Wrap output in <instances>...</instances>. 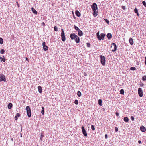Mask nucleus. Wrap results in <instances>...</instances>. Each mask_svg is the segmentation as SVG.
I'll list each match as a JSON object with an SVG mask.
<instances>
[{
    "label": "nucleus",
    "mask_w": 146,
    "mask_h": 146,
    "mask_svg": "<svg viewBox=\"0 0 146 146\" xmlns=\"http://www.w3.org/2000/svg\"><path fill=\"white\" fill-rule=\"evenodd\" d=\"M105 21L108 24H109V21L108 20V19H104Z\"/></svg>",
    "instance_id": "e433bc0d"
},
{
    "label": "nucleus",
    "mask_w": 146,
    "mask_h": 146,
    "mask_svg": "<svg viewBox=\"0 0 146 146\" xmlns=\"http://www.w3.org/2000/svg\"><path fill=\"white\" fill-rule=\"evenodd\" d=\"M45 44H46L45 42H43L42 43V46H46Z\"/></svg>",
    "instance_id": "49530a36"
},
{
    "label": "nucleus",
    "mask_w": 146,
    "mask_h": 146,
    "mask_svg": "<svg viewBox=\"0 0 146 146\" xmlns=\"http://www.w3.org/2000/svg\"><path fill=\"white\" fill-rule=\"evenodd\" d=\"M84 76H86L87 75V74L86 73H84Z\"/></svg>",
    "instance_id": "5fc2aeb1"
},
{
    "label": "nucleus",
    "mask_w": 146,
    "mask_h": 146,
    "mask_svg": "<svg viewBox=\"0 0 146 146\" xmlns=\"http://www.w3.org/2000/svg\"><path fill=\"white\" fill-rule=\"evenodd\" d=\"M41 113L43 114L44 115V110H42L41 111Z\"/></svg>",
    "instance_id": "c03bdc74"
},
{
    "label": "nucleus",
    "mask_w": 146,
    "mask_h": 146,
    "mask_svg": "<svg viewBox=\"0 0 146 146\" xmlns=\"http://www.w3.org/2000/svg\"><path fill=\"white\" fill-rule=\"evenodd\" d=\"M107 137H108L107 135L106 134L105 135V139H107Z\"/></svg>",
    "instance_id": "8fccbe9b"
},
{
    "label": "nucleus",
    "mask_w": 146,
    "mask_h": 146,
    "mask_svg": "<svg viewBox=\"0 0 146 146\" xmlns=\"http://www.w3.org/2000/svg\"><path fill=\"white\" fill-rule=\"evenodd\" d=\"M31 10L33 12V13L37 15V12L35 9L33 7L31 8Z\"/></svg>",
    "instance_id": "dca6fc26"
},
{
    "label": "nucleus",
    "mask_w": 146,
    "mask_h": 146,
    "mask_svg": "<svg viewBox=\"0 0 146 146\" xmlns=\"http://www.w3.org/2000/svg\"><path fill=\"white\" fill-rule=\"evenodd\" d=\"M77 94L79 97H80L81 96L82 94L80 91H78L77 93Z\"/></svg>",
    "instance_id": "5701e85b"
},
{
    "label": "nucleus",
    "mask_w": 146,
    "mask_h": 146,
    "mask_svg": "<svg viewBox=\"0 0 146 146\" xmlns=\"http://www.w3.org/2000/svg\"><path fill=\"white\" fill-rule=\"evenodd\" d=\"M118 128L117 127H115V130L116 132H117L118 131Z\"/></svg>",
    "instance_id": "a18cd8bd"
},
{
    "label": "nucleus",
    "mask_w": 146,
    "mask_h": 146,
    "mask_svg": "<svg viewBox=\"0 0 146 146\" xmlns=\"http://www.w3.org/2000/svg\"><path fill=\"white\" fill-rule=\"evenodd\" d=\"M2 81H6L5 76L3 74L0 75V82Z\"/></svg>",
    "instance_id": "1a4fd4ad"
},
{
    "label": "nucleus",
    "mask_w": 146,
    "mask_h": 146,
    "mask_svg": "<svg viewBox=\"0 0 146 146\" xmlns=\"http://www.w3.org/2000/svg\"><path fill=\"white\" fill-rule=\"evenodd\" d=\"M44 137V135H42V133L41 134L40 137V140L41 141L42 140V138Z\"/></svg>",
    "instance_id": "473e14b6"
},
{
    "label": "nucleus",
    "mask_w": 146,
    "mask_h": 146,
    "mask_svg": "<svg viewBox=\"0 0 146 146\" xmlns=\"http://www.w3.org/2000/svg\"><path fill=\"white\" fill-rule=\"evenodd\" d=\"M16 116H17V117H19L20 116L21 114L19 113H17L16 114Z\"/></svg>",
    "instance_id": "4c0bfd02"
},
{
    "label": "nucleus",
    "mask_w": 146,
    "mask_h": 146,
    "mask_svg": "<svg viewBox=\"0 0 146 146\" xmlns=\"http://www.w3.org/2000/svg\"><path fill=\"white\" fill-rule=\"evenodd\" d=\"M78 100H75V101H74V103L76 104V105H77L78 104Z\"/></svg>",
    "instance_id": "f704fd0d"
},
{
    "label": "nucleus",
    "mask_w": 146,
    "mask_h": 146,
    "mask_svg": "<svg viewBox=\"0 0 146 146\" xmlns=\"http://www.w3.org/2000/svg\"><path fill=\"white\" fill-rule=\"evenodd\" d=\"M129 42L130 44L132 45L133 44V41L131 38H130L129 40Z\"/></svg>",
    "instance_id": "2eb2a0df"
},
{
    "label": "nucleus",
    "mask_w": 146,
    "mask_h": 146,
    "mask_svg": "<svg viewBox=\"0 0 146 146\" xmlns=\"http://www.w3.org/2000/svg\"><path fill=\"white\" fill-rule=\"evenodd\" d=\"M91 128L92 129V130H95V127L93 125H91Z\"/></svg>",
    "instance_id": "c9c22d12"
},
{
    "label": "nucleus",
    "mask_w": 146,
    "mask_h": 146,
    "mask_svg": "<svg viewBox=\"0 0 146 146\" xmlns=\"http://www.w3.org/2000/svg\"><path fill=\"white\" fill-rule=\"evenodd\" d=\"M43 49L44 50L46 51L48 50V47L46 45L44 46H43Z\"/></svg>",
    "instance_id": "4be33fe9"
},
{
    "label": "nucleus",
    "mask_w": 146,
    "mask_h": 146,
    "mask_svg": "<svg viewBox=\"0 0 146 146\" xmlns=\"http://www.w3.org/2000/svg\"><path fill=\"white\" fill-rule=\"evenodd\" d=\"M3 58H2V57H0V59H1V61H3L4 62L5 61V59L4 58V56H3Z\"/></svg>",
    "instance_id": "6ab92c4d"
},
{
    "label": "nucleus",
    "mask_w": 146,
    "mask_h": 146,
    "mask_svg": "<svg viewBox=\"0 0 146 146\" xmlns=\"http://www.w3.org/2000/svg\"><path fill=\"white\" fill-rule=\"evenodd\" d=\"M107 37L109 40L112 37L111 34L110 33H108L107 35Z\"/></svg>",
    "instance_id": "ddd939ff"
},
{
    "label": "nucleus",
    "mask_w": 146,
    "mask_h": 146,
    "mask_svg": "<svg viewBox=\"0 0 146 146\" xmlns=\"http://www.w3.org/2000/svg\"><path fill=\"white\" fill-rule=\"evenodd\" d=\"M54 31H57V30H58V29H57V27L56 26H54Z\"/></svg>",
    "instance_id": "ea45409f"
},
{
    "label": "nucleus",
    "mask_w": 146,
    "mask_h": 146,
    "mask_svg": "<svg viewBox=\"0 0 146 146\" xmlns=\"http://www.w3.org/2000/svg\"><path fill=\"white\" fill-rule=\"evenodd\" d=\"M74 27L75 29L76 30L77 32L78 31H79L80 29L78 28V27H77V26L74 25Z\"/></svg>",
    "instance_id": "b1692460"
},
{
    "label": "nucleus",
    "mask_w": 146,
    "mask_h": 146,
    "mask_svg": "<svg viewBox=\"0 0 146 146\" xmlns=\"http://www.w3.org/2000/svg\"><path fill=\"white\" fill-rule=\"evenodd\" d=\"M3 43V39L1 38H0V44H2Z\"/></svg>",
    "instance_id": "c756f323"
},
{
    "label": "nucleus",
    "mask_w": 146,
    "mask_h": 146,
    "mask_svg": "<svg viewBox=\"0 0 146 146\" xmlns=\"http://www.w3.org/2000/svg\"><path fill=\"white\" fill-rule=\"evenodd\" d=\"M138 94L140 97H142L143 95V93L142 88H139L138 89Z\"/></svg>",
    "instance_id": "20e7f679"
},
{
    "label": "nucleus",
    "mask_w": 146,
    "mask_h": 146,
    "mask_svg": "<svg viewBox=\"0 0 146 146\" xmlns=\"http://www.w3.org/2000/svg\"><path fill=\"white\" fill-rule=\"evenodd\" d=\"M140 85L142 87L144 85L142 82H141Z\"/></svg>",
    "instance_id": "a19ab883"
},
{
    "label": "nucleus",
    "mask_w": 146,
    "mask_h": 146,
    "mask_svg": "<svg viewBox=\"0 0 146 146\" xmlns=\"http://www.w3.org/2000/svg\"><path fill=\"white\" fill-rule=\"evenodd\" d=\"M64 41H65V37L64 36Z\"/></svg>",
    "instance_id": "052dcab7"
},
{
    "label": "nucleus",
    "mask_w": 146,
    "mask_h": 146,
    "mask_svg": "<svg viewBox=\"0 0 146 146\" xmlns=\"http://www.w3.org/2000/svg\"><path fill=\"white\" fill-rule=\"evenodd\" d=\"M38 89L39 92L40 93H41L42 92V89L41 87L40 86H38Z\"/></svg>",
    "instance_id": "f3484780"
},
{
    "label": "nucleus",
    "mask_w": 146,
    "mask_h": 146,
    "mask_svg": "<svg viewBox=\"0 0 146 146\" xmlns=\"http://www.w3.org/2000/svg\"><path fill=\"white\" fill-rule=\"evenodd\" d=\"M98 103L99 105L102 106V100L101 99H99L98 100Z\"/></svg>",
    "instance_id": "393cba45"
},
{
    "label": "nucleus",
    "mask_w": 146,
    "mask_h": 146,
    "mask_svg": "<svg viewBox=\"0 0 146 146\" xmlns=\"http://www.w3.org/2000/svg\"><path fill=\"white\" fill-rule=\"evenodd\" d=\"M145 65H146V57H145Z\"/></svg>",
    "instance_id": "3c124183"
},
{
    "label": "nucleus",
    "mask_w": 146,
    "mask_h": 146,
    "mask_svg": "<svg viewBox=\"0 0 146 146\" xmlns=\"http://www.w3.org/2000/svg\"><path fill=\"white\" fill-rule=\"evenodd\" d=\"M131 118L132 121H133L134 120V118L133 116H131Z\"/></svg>",
    "instance_id": "79ce46f5"
},
{
    "label": "nucleus",
    "mask_w": 146,
    "mask_h": 146,
    "mask_svg": "<svg viewBox=\"0 0 146 146\" xmlns=\"http://www.w3.org/2000/svg\"><path fill=\"white\" fill-rule=\"evenodd\" d=\"M122 8L123 9V10H125V9H126V8H125V6H122Z\"/></svg>",
    "instance_id": "37998d69"
},
{
    "label": "nucleus",
    "mask_w": 146,
    "mask_h": 146,
    "mask_svg": "<svg viewBox=\"0 0 146 146\" xmlns=\"http://www.w3.org/2000/svg\"><path fill=\"white\" fill-rule=\"evenodd\" d=\"M100 60L102 65L104 66L105 64V58L104 56L101 55L100 56Z\"/></svg>",
    "instance_id": "f03ea898"
},
{
    "label": "nucleus",
    "mask_w": 146,
    "mask_h": 146,
    "mask_svg": "<svg viewBox=\"0 0 146 146\" xmlns=\"http://www.w3.org/2000/svg\"><path fill=\"white\" fill-rule=\"evenodd\" d=\"M97 37L98 38V40L99 38L100 37V35H99V32H98L96 33Z\"/></svg>",
    "instance_id": "a878e982"
},
{
    "label": "nucleus",
    "mask_w": 146,
    "mask_h": 146,
    "mask_svg": "<svg viewBox=\"0 0 146 146\" xmlns=\"http://www.w3.org/2000/svg\"><path fill=\"white\" fill-rule=\"evenodd\" d=\"M138 143L139 144H141V141L140 140H139L138 141Z\"/></svg>",
    "instance_id": "603ef678"
},
{
    "label": "nucleus",
    "mask_w": 146,
    "mask_h": 146,
    "mask_svg": "<svg viewBox=\"0 0 146 146\" xmlns=\"http://www.w3.org/2000/svg\"><path fill=\"white\" fill-rule=\"evenodd\" d=\"M27 113L28 117H30L31 115V110L29 106H27L26 108Z\"/></svg>",
    "instance_id": "7ed1b4c3"
},
{
    "label": "nucleus",
    "mask_w": 146,
    "mask_h": 146,
    "mask_svg": "<svg viewBox=\"0 0 146 146\" xmlns=\"http://www.w3.org/2000/svg\"><path fill=\"white\" fill-rule=\"evenodd\" d=\"M115 114H116V116H118L119 115V114L117 112H116Z\"/></svg>",
    "instance_id": "de8ad7c7"
},
{
    "label": "nucleus",
    "mask_w": 146,
    "mask_h": 146,
    "mask_svg": "<svg viewBox=\"0 0 146 146\" xmlns=\"http://www.w3.org/2000/svg\"><path fill=\"white\" fill-rule=\"evenodd\" d=\"M142 4L143 5H144L145 7H146V3L144 1H142Z\"/></svg>",
    "instance_id": "72a5a7b5"
},
{
    "label": "nucleus",
    "mask_w": 146,
    "mask_h": 146,
    "mask_svg": "<svg viewBox=\"0 0 146 146\" xmlns=\"http://www.w3.org/2000/svg\"><path fill=\"white\" fill-rule=\"evenodd\" d=\"M124 120L125 122H127L129 121V119L127 117H125L124 118Z\"/></svg>",
    "instance_id": "412c9836"
},
{
    "label": "nucleus",
    "mask_w": 146,
    "mask_h": 146,
    "mask_svg": "<svg viewBox=\"0 0 146 146\" xmlns=\"http://www.w3.org/2000/svg\"><path fill=\"white\" fill-rule=\"evenodd\" d=\"M78 35L80 36H82L83 35V33L82 31L80 30L79 31H78Z\"/></svg>",
    "instance_id": "f8f14e48"
},
{
    "label": "nucleus",
    "mask_w": 146,
    "mask_h": 146,
    "mask_svg": "<svg viewBox=\"0 0 146 146\" xmlns=\"http://www.w3.org/2000/svg\"><path fill=\"white\" fill-rule=\"evenodd\" d=\"M120 94H123V95L124 94V90L123 89H121L120 90Z\"/></svg>",
    "instance_id": "bb28decb"
},
{
    "label": "nucleus",
    "mask_w": 146,
    "mask_h": 146,
    "mask_svg": "<svg viewBox=\"0 0 146 146\" xmlns=\"http://www.w3.org/2000/svg\"><path fill=\"white\" fill-rule=\"evenodd\" d=\"M81 129L83 134L86 137L87 135V134L85 129L84 127L83 126H82L81 127Z\"/></svg>",
    "instance_id": "423d86ee"
},
{
    "label": "nucleus",
    "mask_w": 146,
    "mask_h": 146,
    "mask_svg": "<svg viewBox=\"0 0 146 146\" xmlns=\"http://www.w3.org/2000/svg\"><path fill=\"white\" fill-rule=\"evenodd\" d=\"M62 33H61V37L62 40L63 41H64V31L63 29H62Z\"/></svg>",
    "instance_id": "9b49d317"
},
{
    "label": "nucleus",
    "mask_w": 146,
    "mask_h": 146,
    "mask_svg": "<svg viewBox=\"0 0 146 146\" xmlns=\"http://www.w3.org/2000/svg\"><path fill=\"white\" fill-rule=\"evenodd\" d=\"M16 3H17V5L18 7H19V4H18V2H16Z\"/></svg>",
    "instance_id": "864d4df0"
},
{
    "label": "nucleus",
    "mask_w": 146,
    "mask_h": 146,
    "mask_svg": "<svg viewBox=\"0 0 146 146\" xmlns=\"http://www.w3.org/2000/svg\"><path fill=\"white\" fill-rule=\"evenodd\" d=\"M26 60H27V61H28V58H27V57H26Z\"/></svg>",
    "instance_id": "13d9d810"
},
{
    "label": "nucleus",
    "mask_w": 146,
    "mask_h": 146,
    "mask_svg": "<svg viewBox=\"0 0 146 146\" xmlns=\"http://www.w3.org/2000/svg\"><path fill=\"white\" fill-rule=\"evenodd\" d=\"M140 129L141 131L145 132L146 131V129L143 126H141Z\"/></svg>",
    "instance_id": "9d476101"
},
{
    "label": "nucleus",
    "mask_w": 146,
    "mask_h": 146,
    "mask_svg": "<svg viewBox=\"0 0 146 146\" xmlns=\"http://www.w3.org/2000/svg\"><path fill=\"white\" fill-rule=\"evenodd\" d=\"M5 52V50L3 49H2L0 51V53L1 54H3Z\"/></svg>",
    "instance_id": "2f4dec72"
},
{
    "label": "nucleus",
    "mask_w": 146,
    "mask_h": 146,
    "mask_svg": "<svg viewBox=\"0 0 146 146\" xmlns=\"http://www.w3.org/2000/svg\"><path fill=\"white\" fill-rule=\"evenodd\" d=\"M13 105L11 103H9L8 105V108L9 109H10L12 107Z\"/></svg>",
    "instance_id": "aec40b11"
},
{
    "label": "nucleus",
    "mask_w": 146,
    "mask_h": 146,
    "mask_svg": "<svg viewBox=\"0 0 146 146\" xmlns=\"http://www.w3.org/2000/svg\"><path fill=\"white\" fill-rule=\"evenodd\" d=\"M105 34L104 33H102L100 34V36L99 38L98 39V40H103L104 39V37L105 36Z\"/></svg>",
    "instance_id": "0eeeda50"
},
{
    "label": "nucleus",
    "mask_w": 146,
    "mask_h": 146,
    "mask_svg": "<svg viewBox=\"0 0 146 146\" xmlns=\"http://www.w3.org/2000/svg\"><path fill=\"white\" fill-rule=\"evenodd\" d=\"M75 40V41L77 43H78L80 41V39L78 37V36H77V38L76 37Z\"/></svg>",
    "instance_id": "4468645a"
},
{
    "label": "nucleus",
    "mask_w": 146,
    "mask_h": 146,
    "mask_svg": "<svg viewBox=\"0 0 146 146\" xmlns=\"http://www.w3.org/2000/svg\"><path fill=\"white\" fill-rule=\"evenodd\" d=\"M91 7L93 10V12L96 14V15H97L98 11L96 10L98 9V8L97 4L95 3H93Z\"/></svg>",
    "instance_id": "f257e3e1"
},
{
    "label": "nucleus",
    "mask_w": 146,
    "mask_h": 146,
    "mask_svg": "<svg viewBox=\"0 0 146 146\" xmlns=\"http://www.w3.org/2000/svg\"><path fill=\"white\" fill-rule=\"evenodd\" d=\"M75 14L78 17H80L81 15L80 13L77 10L75 12Z\"/></svg>",
    "instance_id": "a211bd4d"
},
{
    "label": "nucleus",
    "mask_w": 146,
    "mask_h": 146,
    "mask_svg": "<svg viewBox=\"0 0 146 146\" xmlns=\"http://www.w3.org/2000/svg\"><path fill=\"white\" fill-rule=\"evenodd\" d=\"M44 110V107H42V110Z\"/></svg>",
    "instance_id": "bf43d9fd"
},
{
    "label": "nucleus",
    "mask_w": 146,
    "mask_h": 146,
    "mask_svg": "<svg viewBox=\"0 0 146 146\" xmlns=\"http://www.w3.org/2000/svg\"><path fill=\"white\" fill-rule=\"evenodd\" d=\"M15 119L16 120H17L18 119V118L17 116H15L14 117Z\"/></svg>",
    "instance_id": "09e8293b"
},
{
    "label": "nucleus",
    "mask_w": 146,
    "mask_h": 146,
    "mask_svg": "<svg viewBox=\"0 0 146 146\" xmlns=\"http://www.w3.org/2000/svg\"><path fill=\"white\" fill-rule=\"evenodd\" d=\"M42 25H43V26H44L45 25V23L44 22H43Z\"/></svg>",
    "instance_id": "6e6d98bb"
},
{
    "label": "nucleus",
    "mask_w": 146,
    "mask_h": 146,
    "mask_svg": "<svg viewBox=\"0 0 146 146\" xmlns=\"http://www.w3.org/2000/svg\"><path fill=\"white\" fill-rule=\"evenodd\" d=\"M130 70H136V68L135 67H131L130 68Z\"/></svg>",
    "instance_id": "c85d7f7f"
},
{
    "label": "nucleus",
    "mask_w": 146,
    "mask_h": 146,
    "mask_svg": "<svg viewBox=\"0 0 146 146\" xmlns=\"http://www.w3.org/2000/svg\"><path fill=\"white\" fill-rule=\"evenodd\" d=\"M134 11L135 13H136L138 12L137 9V8H135L134 10Z\"/></svg>",
    "instance_id": "7c9ffc66"
},
{
    "label": "nucleus",
    "mask_w": 146,
    "mask_h": 146,
    "mask_svg": "<svg viewBox=\"0 0 146 146\" xmlns=\"http://www.w3.org/2000/svg\"><path fill=\"white\" fill-rule=\"evenodd\" d=\"M137 13V15L139 16V14L138 12H137V13Z\"/></svg>",
    "instance_id": "4d7b16f0"
},
{
    "label": "nucleus",
    "mask_w": 146,
    "mask_h": 146,
    "mask_svg": "<svg viewBox=\"0 0 146 146\" xmlns=\"http://www.w3.org/2000/svg\"><path fill=\"white\" fill-rule=\"evenodd\" d=\"M21 137H22L21 134Z\"/></svg>",
    "instance_id": "680f3d73"
},
{
    "label": "nucleus",
    "mask_w": 146,
    "mask_h": 146,
    "mask_svg": "<svg viewBox=\"0 0 146 146\" xmlns=\"http://www.w3.org/2000/svg\"><path fill=\"white\" fill-rule=\"evenodd\" d=\"M77 35H76L75 33H71L70 35V37L71 39H75L76 37L77 38Z\"/></svg>",
    "instance_id": "6e6552de"
},
{
    "label": "nucleus",
    "mask_w": 146,
    "mask_h": 146,
    "mask_svg": "<svg viewBox=\"0 0 146 146\" xmlns=\"http://www.w3.org/2000/svg\"><path fill=\"white\" fill-rule=\"evenodd\" d=\"M111 48H113V49L112 51L113 52H115V51L116 50H117V46L116 44L115 43H113L111 46Z\"/></svg>",
    "instance_id": "39448f33"
},
{
    "label": "nucleus",
    "mask_w": 146,
    "mask_h": 146,
    "mask_svg": "<svg viewBox=\"0 0 146 146\" xmlns=\"http://www.w3.org/2000/svg\"><path fill=\"white\" fill-rule=\"evenodd\" d=\"M87 44V46L88 47H90V44L89 43H87L86 44Z\"/></svg>",
    "instance_id": "58836bf2"
},
{
    "label": "nucleus",
    "mask_w": 146,
    "mask_h": 146,
    "mask_svg": "<svg viewBox=\"0 0 146 146\" xmlns=\"http://www.w3.org/2000/svg\"><path fill=\"white\" fill-rule=\"evenodd\" d=\"M142 79L143 81L146 80V75H144L142 77Z\"/></svg>",
    "instance_id": "cd10ccee"
}]
</instances>
